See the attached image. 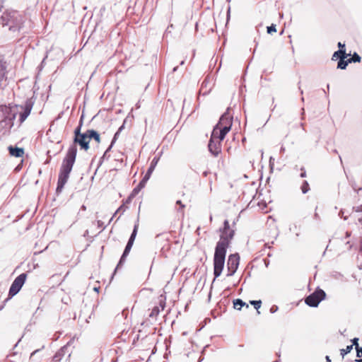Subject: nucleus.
<instances>
[{
	"instance_id": "nucleus-4",
	"label": "nucleus",
	"mask_w": 362,
	"mask_h": 362,
	"mask_svg": "<svg viewBox=\"0 0 362 362\" xmlns=\"http://www.w3.org/2000/svg\"><path fill=\"white\" fill-rule=\"evenodd\" d=\"M227 250L223 249V247H215L214 255V281L216 278L221 276L222 271L224 268Z\"/></svg>"
},
{
	"instance_id": "nucleus-11",
	"label": "nucleus",
	"mask_w": 362,
	"mask_h": 362,
	"mask_svg": "<svg viewBox=\"0 0 362 362\" xmlns=\"http://www.w3.org/2000/svg\"><path fill=\"white\" fill-rule=\"evenodd\" d=\"M71 341H69L66 345L62 346L53 356V362H59L66 354H68V357L71 356V351L69 350L70 344Z\"/></svg>"
},
{
	"instance_id": "nucleus-8",
	"label": "nucleus",
	"mask_w": 362,
	"mask_h": 362,
	"mask_svg": "<svg viewBox=\"0 0 362 362\" xmlns=\"http://www.w3.org/2000/svg\"><path fill=\"white\" fill-rule=\"evenodd\" d=\"M27 274L25 273H22L14 279L8 291V296L11 298L16 295L20 291L25 282Z\"/></svg>"
},
{
	"instance_id": "nucleus-59",
	"label": "nucleus",
	"mask_w": 362,
	"mask_h": 362,
	"mask_svg": "<svg viewBox=\"0 0 362 362\" xmlns=\"http://www.w3.org/2000/svg\"><path fill=\"white\" fill-rule=\"evenodd\" d=\"M177 69H178V66H175V67L173 68V72H175V71L177 70Z\"/></svg>"
},
{
	"instance_id": "nucleus-64",
	"label": "nucleus",
	"mask_w": 362,
	"mask_h": 362,
	"mask_svg": "<svg viewBox=\"0 0 362 362\" xmlns=\"http://www.w3.org/2000/svg\"><path fill=\"white\" fill-rule=\"evenodd\" d=\"M358 221H359L361 223H362V218H360L358 219Z\"/></svg>"
},
{
	"instance_id": "nucleus-63",
	"label": "nucleus",
	"mask_w": 362,
	"mask_h": 362,
	"mask_svg": "<svg viewBox=\"0 0 362 362\" xmlns=\"http://www.w3.org/2000/svg\"><path fill=\"white\" fill-rule=\"evenodd\" d=\"M229 14H230V8H228V16H227V18H229Z\"/></svg>"
},
{
	"instance_id": "nucleus-27",
	"label": "nucleus",
	"mask_w": 362,
	"mask_h": 362,
	"mask_svg": "<svg viewBox=\"0 0 362 362\" xmlns=\"http://www.w3.org/2000/svg\"><path fill=\"white\" fill-rule=\"evenodd\" d=\"M353 345H348L345 349H341V355L344 357L346 354L351 352Z\"/></svg>"
},
{
	"instance_id": "nucleus-41",
	"label": "nucleus",
	"mask_w": 362,
	"mask_h": 362,
	"mask_svg": "<svg viewBox=\"0 0 362 362\" xmlns=\"http://www.w3.org/2000/svg\"><path fill=\"white\" fill-rule=\"evenodd\" d=\"M97 223H98V228H103V230H104V229L105 228V227H106V226L104 225V223H103L102 221H100V220H99V221H98Z\"/></svg>"
},
{
	"instance_id": "nucleus-49",
	"label": "nucleus",
	"mask_w": 362,
	"mask_h": 362,
	"mask_svg": "<svg viewBox=\"0 0 362 362\" xmlns=\"http://www.w3.org/2000/svg\"><path fill=\"white\" fill-rule=\"evenodd\" d=\"M298 90L300 91V93L302 95L303 93V90L301 89L300 86V81L298 82Z\"/></svg>"
},
{
	"instance_id": "nucleus-46",
	"label": "nucleus",
	"mask_w": 362,
	"mask_h": 362,
	"mask_svg": "<svg viewBox=\"0 0 362 362\" xmlns=\"http://www.w3.org/2000/svg\"><path fill=\"white\" fill-rule=\"evenodd\" d=\"M134 240H135V238H134L133 236H130L127 243L133 245Z\"/></svg>"
},
{
	"instance_id": "nucleus-54",
	"label": "nucleus",
	"mask_w": 362,
	"mask_h": 362,
	"mask_svg": "<svg viewBox=\"0 0 362 362\" xmlns=\"http://www.w3.org/2000/svg\"><path fill=\"white\" fill-rule=\"evenodd\" d=\"M46 58H47V57H45L42 59V62H41V64H40V68H42V67L43 66V65H44V62H45V61Z\"/></svg>"
},
{
	"instance_id": "nucleus-60",
	"label": "nucleus",
	"mask_w": 362,
	"mask_h": 362,
	"mask_svg": "<svg viewBox=\"0 0 362 362\" xmlns=\"http://www.w3.org/2000/svg\"><path fill=\"white\" fill-rule=\"evenodd\" d=\"M206 79L202 82V86H206V83H205Z\"/></svg>"
},
{
	"instance_id": "nucleus-13",
	"label": "nucleus",
	"mask_w": 362,
	"mask_h": 362,
	"mask_svg": "<svg viewBox=\"0 0 362 362\" xmlns=\"http://www.w3.org/2000/svg\"><path fill=\"white\" fill-rule=\"evenodd\" d=\"M7 62L5 60L4 56L0 55V82L6 76Z\"/></svg>"
},
{
	"instance_id": "nucleus-57",
	"label": "nucleus",
	"mask_w": 362,
	"mask_h": 362,
	"mask_svg": "<svg viewBox=\"0 0 362 362\" xmlns=\"http://www.w3.org/2000/svg\"><path fill=\"white\" fill-rule=\"evenodd\" d=\"M208 174H209L208 171H204V172L203 173V176H204V177H206V176L208 175Z\"/></svg>"
},
{
	"instance_id": "nucleus-7",
	"label": "nucleus",
	"mask_w": 362,
	"mask_h": 362,
	"mask_svg": "<svg viewBox=\"0 0 362 362\" xmlns=\"http://www.w3.org/2000/svg\"><path fill=\"white\" fill-rule=\"evenodd\" d=\"M217 124L222 128V132L220 134L221 136H226L231 129L233 124V117L230 114L229 107H228L226 111L221 116Z\"/></svg>"
},
{
	"instance_id": "nucleus-23",
	"label": "nucleus",
	"mask_w": 362,
	"mask_h": 362,
	"mask_svg": "<svg viewBox=\"0 0 362 362\" xmlns=\"http://www.w3.org/2000/svg\"><path fill=\"white\" fill-rule=\"evenodd\" d=\"M349 59V62L351 64V63H356V62H360L361 60V57L359 56V54L356 52H354L351 57L348 59Z\"/></svg>"
},
{
	"instance_id": "nucleus-1",
	"label": "nucleus",
	"mask_w": 362,
	"mask_h": 362,
	"mask_svg": "<svg viewBox=\"0 0 362 362\" xmlns=\"http://www.w3.org/2000/svg\"><path fill=\"white\" fill-rule=\"evenodd\" d=\"M89 139L87 131L78 136H74L73 144L69 147L65 157L62 160L58 176L57 185L56 188V194L59 195L63 190L64 185L67 182L69 175L72 170L73 166L76 161L77 155V147L78 144L81 149L88 151L89 146Z\"/></svg>"
},
{
	"instance_id": "nucleus-2",
	"label": "nucleus",
	"mask_w": 362,
	"mask_h": 362,
	"mask_svg": "<svg viewBox=\"0 0 362 362\" xmlns=\"http://www.w3.org/2000/svg\"><path fill=\"white\" fill-rule=\"evenodd\" d=\"M32 99H27L23 105L8 104L0 105V128L5 132L10 130L14 125L13 121L19 114V126L30 115L33 106Z\"/></svg>"
},
{
	"instance_id": "nucleus-32",
	"label": "nucleus",
	"mask_w": 362,
	"mask_h": 362,
	"mask_svg": "<svg viewBox=\"0 0 362 362\" xmlns=\"http://www.w3.org/2000/svg\"><path fill=\"white\" fill-rule=\"evenodd\" d=\"M275 32H276V25L272 24L270 26L267 27V33L272 34Z\"/></svg>"
},
{
	"instance_id": "nucleus-35",
	"label": "nucleus",
	"mask_w": 362,
	"mask_h": 362,
	"mask_svg": "<svg viewBox=\"0 0 362 362\" xmlns=\"http://www.w3.org/2000/svg\"><path fill=\"white\" fill-rule=\"evenodd\" d=\"M134 198V197H132V194H130L129 197L126 199V200L124 202L123 204L125 206L126 204H130Z\"/></svg>"
},
{
	"instance_id": "nucleus-21",
	"label": "nucleus",
	"mask_w": 362,
	"mask_h": 362,
	"mask_svg": "<svg viewBox=\"0 0 362 362\" xmlns=\"http://www.w3.org/2000/svg\"><path fill=\"white\" fill-rule=\"evenodd\" d=\"M160 311V309L158 306L153 307L148 315L149 317L156 320V317L158 315Z\"/></svg>"
},
{
	"instance_id": "nucleus-6",
	"label": "nucleus",
	"mask_w": 362,
	"mask_h": 362,
	"mask_svg": "<svg viewBox=\"0 0 362 362\" xmlns=\"http://www.w3.org/2000/svg\"><path fill=\"white\" fill-rule=\"evenodd\" d=\"M325 298V291L317 287L313 293L305 298V303L310 307L316 308Z\"/></svg>"
},
{
	"instance_id": "nucleus-62",
	"label": "nucleus",
	"mask_w": 362,
	"mask_h": 362,
	"mask_svg": "<svg viewBox=\"0 0 362 362\" xmlns=\"http://www.w3.org/2000/svg\"><path fill=\"white\" fill-rule=\"evenodd\" d=\"M184 64H185V60H182V61L180 63V66H182Z\"/></svg>"
},
{
	"instance_id": "nucleus-16",
	"label": "nucleus",
	"mask_w": 362,
	"mask_h": 362,
	"mask_svg": "<svg viewBox=\"0 0 362 362\" xmlns=\"http://www.w3.org/2000/svg\"><path fill=\"white\" fill-rule=\"evenodd\" d=\"M344 56H345V57H347L348 54L346 53V50L341 49V50H337L334 52L332 57V60H340V59H341V57Z\"/></svg>"
},
{
	"instance_id": "nucleus-33",
	"label": "nucleus",
	"mask_w": 362,
	"mask_h": 362,
	"mask_svg": "<svg viewBox=\"0 0 362 362\" xmlns=\"http://www.w3.org/2000/svg\"><path fill=\"white\" fill-rule=\"evenodd\" d=\"M138 228H139V223H137L134 225L132 233L130 236H133L134 238H136V236L137 235Z\"/></svg>"
},
{
	"instance_id": "nucleus-30",
	"label": "nucleus",
	"mask_w": 362,
	"mask_h": 362,
	"mask_svg": "<svg viewBox=\"0 0 362 362\" xmlns=\"http://www.w3.org/2000/svg\"><path fill=\"white\" fill-rule=\"evenodd\" d=\"M132 246H133V245H132L129 243H127L126 247L123 252L124 257H127L129 255Z\"/></svg>"
},
{
	"instance_id": "nucleus-19",
	"label": "nucleus",
	"mask_w": 362,
	"mask_h": 362,
	"mask_svg": "<svg viewBox=\"0 0 362 362\" xmlns=\"http://www.w3.org/2000/svg\"><path fill=\"white\" fill-rule=\"evenodd\" d=\"M83 115H82L80 118L78 127L74 129V136H78L83 134V133L81 132V127L83 125Z\"/></svg>"
},
{
	"instance_id": "nucleus-12",
	"label": "nucleus",
	"mask_w": 362,
	"mask_h": 362,
	"mask_svg": "<svg viewBox=\"0 0 362 362\" xmlns=\"http://www.w3.org/2000/svg\"><path fill=\"white\" fill-rule=\"evenodd\" d=\"M222 132V128L218 124L214 127L213 131L211 134V138L214 140L223 141L226 136H221L220 134Z\"/></svg>"
},
{
	"instance_id": "nucleus-29",
	"label": "nucleus",
	"mask_w": 362,
	"mask_h": 362,
	"mask_svg": "<svg viewBox=\"0 0 362 362\" xmlns=\"http://www.w3.org/2000/svg\"><path fill=\"white\" fill-rule=\"evenodd\" d=\"M110 151H107V148L106 149V151H105V153H103V156L100 158V160H99V166L102 165V163H103L104 160H108L109 158H110V155H107L108 154V152H110Z\"/></svg>"
},
{
	"instance_id": "nucleus-52",
	"label": "nucleus",
	"mask_w": 362,
	"mask_h": 362,
	"mask_svg": "<svg viewBox=\"0 0 362 362\" xmlns=\"http://www.w3.org/2000/svg\"><path fill=\"white\" fill-rule=\"evenodd\" d=\"M285 152V148L282 146L280 148V153H284Z\"/></svg>"
},
{
	"instance_id": "nucleus-42",
	"label": "nucleus",
	"mask_w": 362,
	"mask_h": 362,
	"mask_svg": "<svg viewBox=\"0 0 362 362\" xmlns=\"http://www.w3.org/2000/svg\"><path fill=\"white\" fill-rule=\"evenodd\" d=\"M337 45H338V47H339L338 50H341V49H344V50H346V49H345V44L344 43H341V42H339Z\"/></svg>"
},
{
	"instance_id": "nucleus-25",
	"label": "nucleus",
	"mask_w": 362,
	"mask_h": 362,
	"mask_svg": "<svg viewBox=\"0 0 362 362\" xmlns=\"http://www.w3.org/2000/svg\"><path fill=\"white\" fill-rule=\"evenodd\" d=\"M159 159H160V157H159V156H158V157H157V156L154 157V158H153V160H151V164H150V166L148 167V169H149V170H151L153 171V170H154V169H155V168H156V165L158 164V162Z\"/></svg>"
},
{
	"instance_id": "nucleus-17",
	"label": "nucleus",
	"mask_w": 362,
	"mask_h": 362,
	"mask_svg": "<svg viewBox=\"0 0 362 362\" xmlns=\"http://www.w3.org/2000/svg\"><path fill=\"white\" fill-rule=\"evenodd\" d=\"M245 305L247 308H249V305L240 298H237L233 300V308L236 310H240L242 308V307Z\"/></svg>"
},
{
	"instance_id": "nucleus-20",
	"label": "nucleus",
	"mask_w": 362,
	"mask_h": 362,
	"mask_svg": "<svg viewBox=\"0 0 362 362\" xmlns=\"http://www.w3.org/2000/svg\"><path fill=\"white\" fill-rule=\"evenodd\" d=\"M346 177L349 182V184L351 186V187L353 188V189L356 192V193H358L359 191H361L362 190V187H359V188H357V186H356V181L351 177V178H349V176L346 175Z\"/></svg>"
},
{
	"instance_id": "nucleus-26",
	"label": "nucleus",
	"mask_w": 362,
	"mask_h": 362,
	"mask_svg": "<svg viewBox=\"0 0 362 362\" xmlns=\"http://www.w3.org/2000/svg\"><path fill=\"white\" fill-rule=\"evenodd\" d=\"M120 133L116 132L112 139V141L110 143V145L108 146L107 148V151H111L112 148L113 147L114 144H115V142L117 141L119 136Z\"/></svg>"
},
{
	"instance_id": "nucleus-45",
	"label": "nucleus",
	"mask_w": 362,
	"mask_h": 362,
	"mask_svg": "<svg viewBox=\"0 0 362 362\" xmlns=\"http://www.w3.org/2000/svg\"><path fill=\"white\" fill-rule=\"evenodd\" d=\"M357 212H362V204L354 208Z\"/></svg>"
},
{
	"instance_id": "nucleus-47",
	"label": "nucleus",
	"mask_w": 362,
	"mask_h": 362,
	"mask_svg": "<svg viewBox=\"0 0 362 362\" xmlns=\"http://www.w3.org/2000/svg\"><path fill=\"white\" fill-rule=\"evenodd\" d=\"M153 171H152V170H151L148 169V170H147V171H146V174H145V175H146V176H148V177H151V174L153 173Z\"/></svg>"
},
{
	"instance_id": "nucleus-14",
	"label": "nucleus",
	"mask_w": 362,
	"mask_h": 362,
	"mask_svg": "<svg viewBox=\"0 0 362 362\" xmlns=\"http://www.w3.org/2000/svg\"><path fill=\"white\" fill-rule=\"evenodd\" d=\"M8 151H9V153L12 156H14V157H16V158H20V157H22L24 154V150L23 148H18L17 146H10L8 147Z\"/></svg>"
},
{
	"instance_id": "nucleus-51",
	"label": "nucleus",
	"mask_w": 362,
	"mask_h": 362,
	"mask_svg": "<svg viewBox=\"0 0 362 362\" xmlns=\"http://www.w3.org/2000/svg\"><path fill=\"white\" fill-rule=\"evenodd\" d=\"M40 350V349H36V350H35L34 351H33V352L31 353L30 356H34V355H35L36 353H37Z\"/></svg>"
},
{
	"instance_id": "nucleus-9",
	"label": "nucleus",
	"mask_w": 362,
	"mask_h": 362,
	"mask_svg": "<svg viewBox=\"0 0 362 362\" xmlns=\"http://www.w3.org/2000/svg\"><path fill=\"white\" fill-rule=\"evenodd\" d=\"M240 264V256L238 253L231 254L228 256L227 261L228 276H232L236 272Z\"/></svg>"
},
{
	"instance_id": "nucleus-53",
	"label": "nucleus",
	"mask_w": 362,
	"mask_h": 362,
	"mask_svg": "<svg viewBox=\"0 0 362 362\" xmlns=\"http://www.w3.org/2000/svg\"><path fill=\"white\" fill-rule=\"evenodd\" d=\"M314 218H315V219H319L320 218V216H319L318 214L316 213V212L314 214Z\"/></svg>"
},
{
	"instance_id": "nucleus-3",
	"label": "nucleus",
	"mask_w": 362,
	"mask_h": 362,
	"mask_svg": "<svg viewBox=\"0 0 362 362\" xmlns=\"http://www.w3.org/2000/svg\"><path fill=\"white\" fill-rule=\"evenodd\" d=\"M25 18L19 12L11 11L5 12L0 18V29L11 32H18L23 28Z\"/></svg>"
},
{
	"instance_id": "nucleus-61",
	"label": "nucleus",
	"mask_w": 362,
	"mask_h": 362,
	"mask_svg": "<svg viewBox=\"0 0 362 362\" xmlns=\"http://www.w3.org/2000/svg\"><path fill=\"white\" fill-rule=\"evenodd\" d=\"M206 79L202 82V86H206V83H205Z\"/></svg>"
},
{
	"instance_id": "nucleus-40",
	"label": "nucleus",
	"mask_w": 362,
	"mask_h": 362,
	"mask_svg": "<svg viewBox=\"0 0 362 362\" xmlns=\"http://www.w3.org/2000/svg\"><path fill=\"white\" fill-rule=\"evenodd\" d=\"M301 173L300 174V177H306V171L304 168V167L300 168Z\"/></svg>"
},
{
	"instance_id": "nucleus-50",
	"label": "nucleus",
	"mask_w": 362,
	"mask_h": 362,
	"mask_svg": "<svg viewBox=\"0 0 362 362\" xmlns=\"http://www.w3.org/2000/svg\"><path fill=\"white\" fill-rule=\"evenodd\" d=\"M351 232L346 231V233H345V238H349L351 236Z\"/></svg>"
},
{
	"instance_id": "nucleus-39",
	"label": "nucleus",
	"mask_w": 362,
	"mask_h": 362,
	"mask_svg": "<svg viewBox=\"0 0 362 362\" xmlns=\"http://www.w3.org/2000/svg\"><path fill=\"white\" fill-rule=\"evenodd\" d=\"M128 207L124 206V204L121 205L118 209H117V211H120L121 212V214H122L125 211L126 209H127Z\"/></svg>"
},
{
	"instance_id": "nucleus-43",
	"label": "nucleus",
	"mask_w": 362,
	"mask_h": 362,
	"mask_svg": "<svg viewBox=\"0 0 362 362\" xmlns=\"http://www.w3.org/2000/svg\"><path fill=\"white\" fill-rule=\"evenodd\" d=\"M176 204L180 205V209H178V211H180V209H183L185 206L180 200H177L176 202Z\"/></svg>"
},
{
	"instance_id": "nucleus-10",
	"label": "nucleus",
	"mask_w": 362,
	"mask_h": 362,
	"mask_svg": "<svg viewBox=\"0 0 362 362\" xmlns=\"http://www.w3.org/2000/svg\"><path fill=\"white\" fill-rule=\"evenodd\" d=\"M221 141L210 139L208 144L209 151L215 157L218 156L221 151Z\"/></svg>"
},
{
	"instance_id": "nucleus-28",
	"label": "nucleus",
	"mask_w": 362,
	"mask_h": 362,
	"mask_svg": "<svg viewBox=\"0 0 362 362\" xmlns=\"http://www.w3.org/2000/svg\"><path fill=\"white\" fill-rule=\"evenodd\" d=\"M250 304L254 306V308L258 310L259 308L261 307V305H262V301L260 300H250ZM258 313H259V311H257Z\"/></svg>"
},
{
	"instance_id": "nucleus-44",
	"label": "nucleus",
	"mask_w": 362,
	"mask_h": 362,
	"mask_svg": "<svg viewBox=\"0 0 362 362\" xmlns=\"http://www.w3.org/2000/svg\"><path fill=\"white\" fill-rule=\"evenodd\" d=\"M124 125H125V120L124 121L123 124L119 127V129H117V132L119 133H121V132L124 129Z\"/></svg>"
},
{
	"instance_id": "nucleus-5",
	"label": "nucleus",
	"mask_w": 362,
	"mask_h": 362,
	"mask_svg": "<svg viewBox=\"0 0 362 362\" xmlns=\"http://www.w3.org/2000/svg\"><path fill=\"white\" fill-rule=\"evenodd\" d=\"M221 233L220 240L217 242L216 247L221 246L223 249L227 250L230 244L231 240L235 235V230L230 229L229 221L225 220L223 222V227L219 229Z\"/></svg>"
},
{
	"instance_id": "nucleus-58",
	"label": "nucleus",
	"mask_w": 362,
	"mask_h": 362,
	"mask_svg": "<svg viewBox=\"0 0 362 362\" xmlns=\"http://www.w3.org/2000/svg\"><path fill=\"white\" fill-rule=\"evenodd\" d=\"M355 362H362V358L356 359Z\"/></svg>"
},
{
	"instance_id": "nucleus-15",
	"label": "nucleus",
	"mask_w": 362,
	"mask_h": 362,
	"mask_svg": "<svg viewBox=\"0 0 362 362\" xmlns=\"http://www.w3.org/2000/svg\"><path fill=\"white\" fill-rule=\"evenodd\" d=\"M87 133L89 141L93 139L98 144L100 142V136L97 131L94 129H88Z\"/></svg>"
},
{
	"instance_id": "nucleus-55",
	"label": "nucleus",
	"mask_w": 362,
	"mask_h": 362,
	"mask_svg": "<svg viewBox=\"0 0 362 362\" xmlns=\"http://www.w3.org/2000/svg\"><path fill=\"white\" fill-rule=\"evenodd\" d=\"M325 358H326L327 362H331V359H330V358H329V356H327L325 357Z\"/></svg>"
},
{
	"instance_id": "nucleus-36",
	"label": "nucleus",
	"mask_w": 362,
	"mask_h": 362,
	"mask_svg": "<svg viewBox=\"0 0 362 362\" xmlns=\"http://www.w3.org/2000/svg\"><path fill=\"white\" fill-rule=\"evenodd\" d=\"M351 342H352L351 345L355 346V348L359 346L358 343V338L354 337V339H351Z\"/></svg>"
},
{
	"instance_id": "nucleus-37",
	"label": "nucleus",
	"mask_w": 362,
	"mask_h": 362,
	"mask_svg": "<svg viewBox=\"0 0 362 362\" xmlns=\"http://www.w3.org/2000/svg\"><path fill=\"white\" fill-rule=\"evenodd\" d=\"M150 179L149 177L146 176V175H144L142 178V180L139 182L140 183H141L142 185H144V186L146 185V182H148V180Z\"/></svg>"
},
{
	"instance_id": "nucleus-38",
	"label": "nucleus",
	"mask_w": 362,
	"mask_h": 362,
	"mask_svg": "<svg viewBox=\"0 0 362 362\" xmlns=\"http://www.w3.org/2000/svg\"><path fill=\"white\" fill-rule=\"evenodd\" d=\"M279 310V307L276 305H273L271 308H270V313H275L276 312H277Z\"/></svg>"
},
{
	"instance_id": "nucleus-24",
	"label": "nucleus",
	"mask_w": 362,
	"mask_h": 362,
	"mask_svg": "<svg viewBox=\"0 0 362 362\" xmlns=\"http://www.w3.org/2000/svg\"><path fill=\"white\" fill-rule=\"evenodd\" d=\"M300 189L303 194H306L310 190V186L306 180H304L301 185Z\"/></svg>"
},
{
	"instance_id": "nucleus-22",
	"label": "nucleus",
	"mask_w": 362,
	"mask_h": 362,
	"mask_svg": "<svg viewBox=\"0 0 362 362\" xmlns=\"http://www.w3.org/2000/svg\"><path fill=\"white\" fill-rule=\"evenodd\" d=\"M145 186L142 185L141 183H139L138 185L133 189V190L131 192L132 197H136L139 192Z\"/></svg>"
},
{
	"instance_id": "nucleus-18",
	"label": "nucleus",
	"mask_w": 362,
	"mask_h": 362,
	"mask_svg": "<svg viewBox=\"0 0 362 362\" xmlns=\"http://www.w3.org/2000/svg\"><path fill=\"white\" fill-rule=\"evenodd\" d=\"M346 58V57L344 56L341 57V59H340V60L338 61L337 69H346L348 64H350L349 62V59L345 60Z\"/></svg>"
},
{
	"instance_id": "nucleus-56",
	"label": "nucleus",
	"mask_w": 362,
	"mask_h": 362,
	"mask_svg": "<svg viewBox=\"0 0 362 362\" xmlns=\"http://www.w3.org/2000/svg\"><path fill=\"white\" fill-rule=\"evenodd\" d=\"M93 290H94L95 291H96L97 293H98V292H99V290H100V287H95V288H93Z\"/></svg>"
},
{
	"instance_id": "nucleus-31",
	"label": "nucleus",
	"mask_w": 362,
	"mask_h": 362,
	"mask_svg": "<svg viewBox=\"0 0 362 362\" xmlns=\"http://www.w3.org/2000/svg\"><path fill=\"white\" fill-rule=\"evenodd\" d=\"M126 258H127V257H124V254L122 253V256H121V257L119 259V262H118V264H117V267H116V268L115 269V272H116V270L118 268L121 267L123 265V264L124 263V262L126 260Z\"/></svg>"
},
{
	"instance_id": "nucleus-34",
	"label": "nucleus",
	"mask_w": 362,
	"mask_h": 362,
	"mask_svg": "<svg viewBox=\"0 0 362 362\" xmlns=\"http://www.w3.org/2000/svg\"><path fill=\"white\" fill-rule=\"evenodd\" d=\"M356 356L359 358L362 357V347H356Z\"/></svg>"
},
{
	"instance_id": "nucleus-48",
	"label": "nucleus",
	"mask_w": 362,
	"mask_h": 362,
	"mask_svg": "<svg viewBox=\"0 0 362 362\" xmlns=\"http://www.w3.org/2000/svg\"><path fill=\"white\" fill-rule=\"evenodd\" d=\"M159 304H160V306L161 308V310H163L164 308H165V303L162 301V300H160Z\"/></svg>"
}]
</instances>
